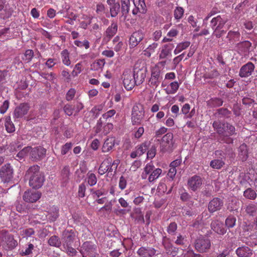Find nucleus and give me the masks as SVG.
<instances>
[{"instance_id": "nucleus-42", "label": "nucleus", "mask_w": 257, "mask_h": 257, "mask_svg": "<svg viewBox=\"0 0 257 257\" xmlns=\"http://www.w3.org/2000/svg\"><path fill=\"white\" fill-rule=\"evenodd\" d=\"M243 196L247 199L254 200L256 198V193L251 188H247L243 192Z\"/></svg>"}, {"instance_id": "nucleus-2", "label": "nucleus", "mask_w": 257, "mask_h": 257, "mask_svg": "<svg viewBox=\"0 0 257 257\" xmlns=\"http://www.w3.org/2000/svg\"><path fill=\"white\" fill-rule=\"evenodd\" d=\"M29 177V185L34 189L41 188L45 181L43 174L40 172V167L38 165H33L29 168L27 172Z\"/></svg>"}, {"instance_id": "nucleus-63", "label": "nucleus", "mask_w": 257, "mask_h": 257, "mask_svg": "<svg viewBox=\"0 0 257 257\" xmlns=\"http://www.w3.org/2000/svg\"><path fill=\"white\" fill-rule=\"evenodd\" d=\"M86 191V186L84 183H82L79 186L78 188V196L80 197L83 198L85 196V193Z\"/></svg>"}, {"instance_id": "nucleus-30", "label": "nucleus", "mask_w": 257, "mask_h": 257, "mask_svg": "<svg viewBox=\"0 0 257 257\" xmlns=\"http://www.w3.org/2000/svg\"><path fill=\"white\" fill-rule=\"evenodd\" d=\"M236 253L239 257H247L252 254V251L247 246H241L237 248Z\"/></svg>"}, {"instance_id": "nucleus-3", "label": "nucleus", "mask_w": 257, "mask_h": 257, "mask_svg": "<svg viewBox=\"0 0 257 257\" xmlns=\"http://www.w3.org/2000/svg\"><path fill=\"white\" fill-rule=\"evenodd\" d=\"M227 21V19L222 18L220 15L212 18L210 26L213 30V35L217 38L222 37L226 33L223 28Z\"/></svg>"}, {"instance_id": "nucleus-19", "label": "nucleus", "mask_w": 257, "mask_h": 257, "mask_svg": "<svg viewBox=\"0 0 257 257\" xmlns=\"http://www.w3.org/2000/svg\"><path fill=\"white\" fill-rule=\"evenodd\" d=\"M123 83L124 87L127 90L132 89L136 84L135 83V80H134L133 77V74L130 71H125L123 73Z\"/></svg>"}, {"instance_id": "nucleus-14", "label": "nucleus", "mask_w": 257, "mask_h": 257, "mask_svg": "<svg viewBox=\"0 0 257 257\" xmlns=\"http://www.w3.org/2000/svg\"><path fill=\"white\" fill-rule=\"evenodd\" d=\"M46 150L42 147H37L32 148L30 150L31 158L33 161H39L45 156Z\"/></svg>"}, {"instance_id": "nucleus-23", "label": "nucleus", "mask_w": 257, "mask_h": 257, "mask_svg": "<svg viewBox=\"0 0 257 257\" xmlns=\"http://www.w3.org/2000/svg\"><path fill=\"white\" fill-rule=\"evenodd\" d=\"M223 205V202L222 199L216 197L211 200L208 206V209L210 212L213 213L221 209Z\"/></svg>"}, {"instance_id": "nucleus-64", "label": "nucleus", "mask_w": 257, "mask_h": 257, "mask_svg": "<svg viewBox=\"0 0 257 257\" xmlns=\"http://www.w3.org/2000/svg\"><path fill=\"white\" fill-rule=\"evenodd\" d=\"M76 91L74 89L71 88L67 92L66 95V99L68 101L73 99L75 94Z\"/></svg>"}, {"instance_id": "nucleus-15", "label": "nucleus", "mask_w": 257, "mask_h": 257, "mask_svg": "<svg viewBox=\"0 0 257 257\" xmlns=\"http://www.w3.org/2000/svg\"><path fill=\"white\" fill-rule=\"evenodd\" d=\"M251 43L248 41H244L237 44L235 49L242 56H247L249 53Z\"/></svg>"}, {"instance_id": "nucleus-58", "label": "nucleus", "mask_w": 257, "mask_h": 257, "mask_svg": "<svg viewBox=\"0 0 257 257\" xmlns=\"http://www.w3.org/2000/svg\"><path fill=\"white\" fill-rule=\"evenodd\" d=\"M186 241V238L184 236L179 234L177 236V239L175 240V243L177 245H182L185 244Z\"/></svg>"}, {"instance_id": "nucleus-22", "label": "nucleus", "mask_w": 257, "mask_h": 257, "mask_svg": "<svg viewBox=\"0 0 257 257\" xmlns=\"http://www.w3.org/2000/svg\"><path fill=\"white\" fill-rule=\"evenodd\" d=\"M30 108V106L27 103H23L17 106L14 112V117L16 118L22 117L26 114Z\"/></svg>"}, {"instance_id": "nucleus-53", "label": "nucleus", "mask_w": 257, "mask_h": 257, "mask_svg": "<svg viewBox=\"0 0 257 257\" xmlns=\"http://www.w3.org/2000/svg\"><path fill=\"white\" fill-rule=\"evenodd\" d=\"M177 229V225L175 222H171L169 225L167 229V231L169 234L174 235Z\"/></svg>"}, {"instance_id": "nucleus-20", "label": "nucleus", "mask_w": 257, "mask_h": 257, "mask_svg": "<svg viewBox=\"0 0 257 257\" xmlns=\"http://www.w3.org/2000/svg\"><path fill=\"white\" fill-rule=\"evenodd\" d=\"M41 196V193L38 191L28 190L24 193L23 198L27 202L33 203L38 200Z\"/></svg>"}, {"instance_id": "nucleus-37", "label": "nucleus", "mask_w": 257, "mask_h": 257, "mask_svg": "<svg viewBox=\"0 0 257 257\" xmlns=\"http://www.w3.org/2000/svg\"><path fill=\"white\" fill-rule=\"evenodd\" d=\"M48 244L52 246L59 247L61 245V241L56 235L52 236L48 240Z\"/></svg>"}, {"instance_id": "nucleus-26", "label": "nucleus", "mask_w": 257, "mask_h": 257, "mask_svg": "<svg viewBox=\"0 0 257 257\" xmlns=\"http://www.w3.org/2000/svg\"><path fill=\"white\" fill-rule=\"evenodd\" d=\"M211 227L213 231L219 234H224L226 231L223 224L218 220L213 221Z\"/></svg>"}, {"instance_id": "nucleus-41", "label": "nucleus", "mask_w": 257, "mask_h": 257, "mask_svg": "<svg viewBox=\"0 0 257 257\" xmlns=\"http://www.w3.org/2000/svg\"><path fill=\"white\" fill-rule=\"evenodd\" d=\"M103 125H102L101 119L100 118L97 121L96 125L93 128L96 135H98V136L100 137L104 136L103 133Z\"/></svg>"}, {"instance_id": "nucleus-25", "label": "nucleus", "mask_w": 257, "mask_h": 257, "mask_svg": "<svg viewBox=\"0 0 257 257\" xmlns=\"http://www.w3.org/2000/svg\"><path fill=\"white\" fill-rule=\"evenodd\" d=\"M111 158L108 157L105 159L100 164L98 168V173L100 175L104 174L107 172H112L113 168L111 167Z\"/></svg>"}, {"instance_id": "nucleus-34", "label": "nucleus", "mask_w": 257, "mask_h": 257, "mask_svg": "<svg viewBox=\"0 0 257 257\" xmlns=\"http://www.w3.org/2000/svg\"><path fill=\"white\" fill-rule=\"evenodd\" d=\"M5 126L8 133H12L15 131V127L11 120L10 116H6L5 118Z\"/></svg>"}, {"instance_id": "nucleus-59", "label": "nucleus", "mask_w": 257, "mask_h": 257, "mask_svg": "<svg viewBox=\"0 0 257 257\" xmlns=\"http://www.w3.org/2000/svg\"><path fill=\"white\" fill-rule=\"evenodd\" d=\"M72 144L71 143H67L61 148V154L63 155H66L68 153L69 151L71 149Z\"/></svg>"}, {"instance_id": "nucleus-55", "label": "nucleus", "mask_w": 257, "mask_h": 257, "mask_svg": "<svg viewBox=\"0 0 257 257\" xmlns=\"http://www.w3.org/2000/svg\"><path fill=\"white\" fill-rule=\"evenodd\" d=\"M74 44L79 47H85V49H88L89 48L90 45L89 42L87 40H84L83 41H80L79 40H75L74 42Z\"/></svg>"}, {"instance_id": "nucleus-4", "label": "nucleus", "mask_w": 257, "mask_h": 257, "mask_svg": "<svg viewBox=\"0 0 257 257\" xmlns=\"http://www.w3.org/2000/svg\"><path fill=\"white\" fill-rule=\"evenodd\" d=\"M162 173L161 169L155 168L152 163H149L145 167L141 177L143 179H148L149 182H152L157 179Z\"/></svg>"}, {"instance_id": "nucleus-7", "label": "nucleus", "mask_w": 257, "mask_h": 257, "mask_svg": "<svg viewBox=\"0 0 257 257\" xmlns=\"http://www.w3.org/2000/svg\"><path fill=\"white\" fill-rule=\"evenodd\" d=\"M173 135L172 133H167L165 135L160 143V150L163 153H170L173 150Z\"/></svg>"}, {"instance_id": "nucleus-36", "label": "nucleus", "mask_w": 257, "mask_h": 257, "mask_svg": "<svg viewBox=\"0 0 257 257\" xmlns=\"http://www.w3.org/2000/svg\"><path fill=\"white\" fill-rule=\"evenodd\" d=\"M134 4L136 8L140 9V13L145 14L147 12V7L145 0H134Z\"/></svg>"}, {"instance_id": "nucleus-28", "label": "nucleus", "mask_w": 257, "mask_h": 257, "mask_svg": "<svg viewBox=\"0 0 257 257\" xmlns=\"http://www.w3.org/2000/svg\"><path fill=\"white\" fill-rule=\"evenodd\" d=\"M115 144V140L113 137H109L106 139L102 147V152L103 153H107L111 151L114 147Z\"/></svg>"}, {"instance_id": "nucleus-9", "label": "nucleus", "mask_w": 257, "mask_h": 257, "mask_svg": "<svg viewBox=\"0 0 257 257\" xmlns=\"http://www.w3.org/2000/svg\"><path fill=\"white\" fill-rule=\"evenodd\" d=\"M61 239L63 246L73 245L74 242L78 239L77 233L72 230H66L63 232Z\"/></svg>"}, {"instance_id": "nucleus-62", "label": "nucleus", "mask_w": 257, "mask_h": 257, "mask_svg": "<svg viewBox=\"0 0 257 257\" xmlns=\"http://www.w3.org/2000/svg\"><path fill=\"white\" fill-rule=\"evenodd\" d=\"M72 245H68V246H63L65 248L66 251L69 255L73 256L76 254L77 251L75 250V249H74L73 247H72Z\"/></svg>"}, {"instance_id": "nucleus-46", "label": "nucleus", "mask_w": 257, "mask_h": 257, "mask_svg": "<svg viewBox=\"0 0 257 257\" xmlns=\"http://www.w3.org/2000/svg\"><path fill=\"white\" fill-rule=\"evenodd\" d=\"M246 213L250 215H254L257 212V204H250L246 207Z\"/></svg>"}, {"instance_id": "nucleus-18", "label": "nucleus", "mask_w": 257, "mask_h": 257, "mask_svg": "<svg viewBox=\"0 0 257 257\" xmlns=\"http://www.w3.org/2000/svg\"><path fill=\"white\" fill-rule=\"evenodd\" d=\"M174 47L173 44L164 45L160 48L159 57L160 60L170 58L172 56V51Z\"/></svg>"}, {"instance_id": "nucleus-24", "label": "nucleus", "mask_w": 257, "mask_h": 257, "mask_svg": "<svg viewBox=\"0 0 257 257\" xmlns=\"http://www.w3.org/2000/svg\"><path fill=\"white\" fill-rule=\"evenodd\" d=\"M46 217L50 222L55 221L59 217V208L55 206H49L47 208Z\"/></svg>"}, {"instance_id": "nucleus-61", "label": "nucleus", "mask_w": 257, "mask_h": 257, "mask_svg": "<svg viewBox=\"0 0 257 257\" xmlns=\"http://www.w3.org/2000/svg\"><path fill=\"white\" fill-rule=\"evenodd\" d=\"M113 124L111 123H107L103 126V135L106 136L112 130L113 128Z\"/></svg>"}, {"instance_id": "nucleus-39", "label": "nucleus", "mask_w": 257, "mask_h": 257, "mask_svg": "<svg viewBox=\"0 0 257 257\" xmlns=\"http://www.w3.org/2000/svg\"><path fill=\"white\" fill-rule=\"evenodd\" d=\"M87 183L90 186L95 185L97 181L96 175L90 171H89L86 175Z\"/></svg>"}, {"instance_id": "nucleus-60", "label": "nucleus", "mask_w": 257, "mask_h": 257, "mask_svg": "<svg viewBox=\"0 0 257 257\" xmlns=\"http://www.w3.org/2000/svg\"><path fill=\"white\" fill-rule=\"evenodd\" d=\"M34 246L32 243H29L28 246L26 247L24 250H22V254L24 255H28L32 253V251L34 249Z\"/></svg>"}, {"instance_id": "nucleus-5", "label": "nucleus", "mask_w": 257, "mask_h": 257, "mask_svg": "<svg viewBox=\"0 0 257 257\" xmlns=\"http://www.w3.org/2000/svg\"><path fill=\"white\" fill-rule=\"evenodd\" d=\"M83 257L95 256L97 253V246L92 242H84L80 248V250Z\"/></svg>"}, {"instance_id": "nucleus-12", "label": "nucleus", "mask_w": 257, "mask_h": 257, "mask_svg": "<svg viewBox=\"0 0 257 257\" xmlns=\"http://www.w3.org/2000/svg\"><path fill=\"white\" fill-rule=\"evenodd\" d=\"M161 79L160 68L157 66L153 67L151 70V76L149 80V84L152 87H156L159 84Z\"/></svg>"}, {"instance_id": "nucleus-13", "label": "nucleus", "mask_w": 257, "mask_h": 257, "mask_svg": "<svg viewBox=\"0 0 257 257\" xmlns=\"http://www.w3.org/2000/svg\"><path fill=\"white\" fill-rule=\"evenodd\" d=\"M203 183L202 178L198 175H194L188 180L187 186L188 189L193 191H196L200 189Z\"/></svg>"}, {"instance_id": "nucleus-31", "label": "nucleus", "mask_w": 257, "mask_h": 257, "mask_svg": "<svg viewBox=\"0 0 257 257\" xmlns=\"http://www.w3.org/2000/svg\"><path fill=\"white\" fill-rule=\"evenodd\" d=\"M158 43L154 42L152 44L149 45L147 48H146L143 51V55L148 58L150 57L153 53H155L156 49L158 46Z\"/></svg>"}, {"instance_id": "nucleus-56", "label": "nucleus", "mask_w": 257, "mask_h": 257, "mask_svg": "<svg viewBox=\"0 0 257 257\" xmlns=\"http://www.w3.org/2000/svg\"><path fill=\"white\" fill-rule=\"evenodd\" d=\"M236 219L233 216H228L225 220V224L228 228L233 227L235 224Z\"/></svg>"}, {"instance_id": "nucleus-40", "label": "nucleus", "mask_w": 257, "mask_h": 257, "mask_svg": "<svg viewBox=\"0 0 257 257\" xmlns=\"http://www.w3.org/2000/svg\"><path fill=\"white\" fill-rule=\"evenodd\" d=\"M105 63L104 59L97 60L91 65V69L95 71L102 69L105 64Z\"/></svg>"}, {"instance_id": "nucleus-11", "label": "nucleus", "mask_w": 257, "mask_h": 257, "mask_svg": "<svg viewBox=\"0 0 257 257\" xmlns=\"http://www.w3.org/2000/svg\"><path fill=\"white\" fill-rule=\"evenodd\" d=\"M0 238L3 244H6L8 249H12L17 245V241L14 239L13 235L9 233L7 231H2L0 232Z\"/></svg>"}, {"instance_id": "nucleus-27", "label": "nucleus", "mask_w": 257, "mask_h": 257, "mask_svg": "<svg viewBox=\"0 0 257 257\" xmlns=\"http://www.w3.org/2000/svg\"><path fill=\"white\" fill-rule=\"evenodd\" d=\"M133 77L136 85H140L144 82L146 74L143 70L135 69Z\"/></svg>"}, {"instance_id": "nucleus-52", "label": "nucleus", "mask_w": 257, "mask_h": 257, "mask_svg": "<svg viewBox=\"0 0 257 257\" xmlns=\"http://www.w3.org/2000/svg\"><path fill=\"white\" fill-rule=\"evenodd\" d=\"M31 150V147H25L17 154V157L19 158L20 159H22L27 156L29 152H30Z\"/></svg>"}, {"instance_id": "nucleus-57", "label": "nucleus", "mask_w": 257, "mask_h": 257, "mask_svg": "<svg viewBox=\"0 0 257 257\" xmlns=\"http://www.w3.org/2000/svg\"><path fill=\"white\" fill-rule=\"evenodd\" d=\"M217 113L219 115L225 117H229L231 113L230 111L225 108L218 109Z\"/></svg>"}, {"instance_id": "nucleus-47", "label": "nucleus", "mask_w": 257, "mask_h": 257, "mask_svg": "<svg viewBox=\"0 0 257 257\" xmlns=\"http://www.w3.org/2000/svg\"><path fill=\"white\" fill-rule=\"evenodd\" d=\"M120 10V5L119 3H116L115 4H113L110 7V15L112 17H115Z\"/></svg>"}, {"instance_id": "nucleus-6", "label": "nucleus", "mask_w": 257, "mask_h": 257, "mask_svg": "<svg viewBox=\"0 0 257 257\" xmlns=\"http://www.w3.org/2000/svg\"><path fill=\"white\" fill-rule=\"evenodd\" d=\"M14 177V169L10 164L3 166L0 169V178L4 183L11 182Z\"/></svg>"}, {"instance_id": "nucleus-1", "label": "nucleus", "mask_w": 257, "mask_h": 257, "mask_svg": "<svg viewBox=\"0 0 257 257\" xmlns=\"http://www.w3.org/2000/svg\"><path fill=\"white\" fill-rule=\"evenodd\" d=\"M213 127L220 136L224 143L229 144L233 143V140L230 137L236 134L235 127L227 122L215 121L213 123Z\"/></svg>"}, {"instance_id": "nucleus-48", "label": "nucleus", "mask_w": 257, "mask_h": 257, "mask_svg": "<svg viewBox=\"0 0 257 257\" xmlns=\"http://www.w3.org/2000/svg\"><path fill=\"white\" fill-rule=\"evenodd\" d=\"M10 29L5 28L0 30V39L2 41L6 40L9 39L11 37L10 36Z\"/></svg>"}, {"instance_id": "nucleus-45", "label": "nucleus", "mask_w": 257, "mask_h": 257, "mask_svg": "<svg viewBox=\"0 0 257 257\" xmlns=\"http://www.w3.org/2000/svg\"><path fill=\"white\" fill-rule=\"evenodd\" d=\"M63 63L66 66L70 65V61L69 58V52L67 50L65 49L61 53Z\"/></svg>"}, {"instance_id": "nucleus-51", "label": "nucleus", "mask_w": 257, "mask_h": 257, "mask_svg": "<svg viewBox=\"0 0 257 257\" xmlns=\"http://www.w3.org/2000/svg\"><path fill=\"white\" fill-rule=\"evenodd\" d=\"M224 165L223 162L221 160H214L210 162V166L216 169H220Z\"/></svg>"}, {"instance_id": "nucleus-35", "label": "nucleus", "mask_w": 257, "mask_h": 257, "mask_svg": "<svg viewBox=\"0 0 257 257\" xmlns=\"http://www.w3.org/2000/svg\"><path fill=\"white\" fill-rule=\"evenodd\" d=\"M238 152L240 159L242 161H245L248 157L247 146L244 144L241 145L238 148Z\"/></svg>"}, {"instance_id": "nucleus-33", "label": "nucleus", "mask_w": 257, "mask_h": 257, "mask_svg": "<svg viewBox=\"0 0 257 257\" xmlns=\"http://www.w3.org/2000/svg\"><path fill=\"white\" fill-rule=\"evenodd\" d=\"M179 86L180 84L177 81L171 82L165 89L166 93L167 94H175L178 90Z\"/></svg>"}, {"instance_id": "nucleus-38", "label": "nucleus", "mask_w": 257, "mask_h": 257, "mask_svg": "<svg viewBox=\"0 0 257 257\" xmlns=\"http://www.w3.org/2000/svg\"><path fill=\"white\" fill-rule=\"evenodd\" d=\"M35 231L32 228H23L20 231V234L23 238H28L32 237L35 234Z\"/></svg>"}, {"instance_id": "nucleus-8", "label": "nucleus", "mask_w": 257, "mask_h": 257, "mask_svg": "<svg viewBox=\"0 0 257 257\" xmlns=\"http://www.w3.org/2000/svg\"><path fill=\"white\" fill-rule=\"evenodd\" d=\"M195 249L200 252L207 251L211 246V241L209 238L204 236L198 237L194 243Z\"/></svg>"}, {"instance_id": "nucleus-29", "label": "nucleus", "mask_w": 257, "mask_h": 257, "mask_svg": "<svg viewBox=\"0 0 257 257\" xmlns=\"http://www.w3.org/2000/svg\"><path fill=\"white\" fill-rule=\"evenodd\" d=\"M240 34L238 31H229L226 36V38L229 43H234L240 39Z\"/></svg>"}, {"instance_id": "nucleus-10", "label": "nucleus", "mask_w": 257, "mask_h": 257, "mask_svg": "<svg viewBox=\"0 0 257 257\" xmlns=\"http://www.w3.org/2000/svg\"><path fill=\"white\" fill-rule=\"evenodd\" d=\"M145 114L144 108L141 105L134 106L132 113V120L133 124L140 123Z\"/></svg>"}, {"instance_id": "nucleus-16", "label": "nucleus", "mask_w": 257, "mask_h": 257, "mask_svg": "<svg viewBox=\"0 0 257 257\" xmlns=\"http://www.w3.org/2000/svg\"><path fill=\"white\" fill-rule=\"evenodd\" d=\"M254 68V65L252 62H247L240 68L239 76L242 78L248 77L252 74Z\"/></svg>"}, {"instance_id": "nucleus-17", "label": "nucleus", "mask_w": 257, "mask_h": 257, "mask_svg": "<svg viewBox=\"0 0 257 257\" xmlns=\"http://www.w3.org/2000/svg\"><path fill=\"white\" fill-rule=\"evenodd\" d=\"M145 34L140 31L134 32L130 38L129 44L131 48L136 47L144 38Z\"/></svg>"}, {"instance_id": "nucleus-49", "label": "nucleus", "mask_w": 257, "mask_h": 257, "mask_svg": "<svg viewBox=\"0 0 257 257\" xmlns=\"http://www.w3.org/2000/svg\"><path fill=\"white\" fill-rule=\"evenodd\" d=\"M130 5L129 0H121V11L123 14H126L128 13Z\"/></svg>"}, {"instance_id": "nucleus-43", "label": "nucleus", "mask_w": 257, "mask_h": 257, "mask_svg": "<svg viewBox=\"0 0 257 257\" xmlns=\"http://www.w3.org/2000/svg\"><path fill=\"white\" fill-rule=\"evenodd\" d=\"M34 57V52L33 50L28 49L27 50L24 55H23L22 59L25 63L30 62L33 57Z\"/></svg>"}, {"instance_id": "nucleus-21", "label": "nucleus", "mask_w": 257, "mask_h": 257, "mask_svg": "<svg viewBox=\"0 0 257 257\" xmlns=\"http://www.w3.org/2000/svg\"><path fill=\"white\" fill-rule=\"evenodd\" d=\"M156 252L155 248L148 246L141 247L137 251L140 257H153L156 255Z\"/></svg>"}, {"instance_id": "nucleus-54", "label": "nucleus", "mask_w": 257, "mask_h": 257, "mask_svg": "<svg viewBox=\"0 0 257 257\" xmlns=\"http://www.w3.org/2000/svg\"><path fill=\"white\" fill-rule=\"evenodd\" d=\"M184 14V9L182 7H178L174 11V17L176 19L180 20Z\"/></svg>"}, {"instance_id": "nucleus-32", "label": "nucleus", "mask_w": 257, "mask_h": 257, "mask_svg": "<svg viewBox=\"0 0 257 257\" xmlns=\"http://www.w3.org/2000/svg\"><path fill=\"white\" fill-rule=\"evenodd\" d=\"M117 30V25L116 23L112 22L111 25L106 31V36L109 40L116 33Z\"/></svg>"}, {"instance_id": "nucleus-44", "label": "nucleus", "mask_w": 257, "mask_h": 257, "mask_svg": "<svg viewBox=\"0 0 257 257\" xmlns=\"http://www.w3.org/2000/svg\"><path fill=\"white\" fill-rule=\"evenodd\" d=\"M219 76V73L215 69H210L208 72H206L204 74L205 78L213 79L218 77Z\"/></svg>"}, {"instance_id": "nucleus-50", "label": "nucleus", "mask_w": 257, "mask_h": 257, "mask_svg": "<svg viewBox=\"0 0 257 257\" xmlns=\"http://www.w3.org/2000/svg\"><path fill=\"white\" fill-rule=\"evenodd\" d=\"M209 103L212 107H219L222 105L223 100L219 98H213L209 100Z\"/></svg>"}]
</instances>
